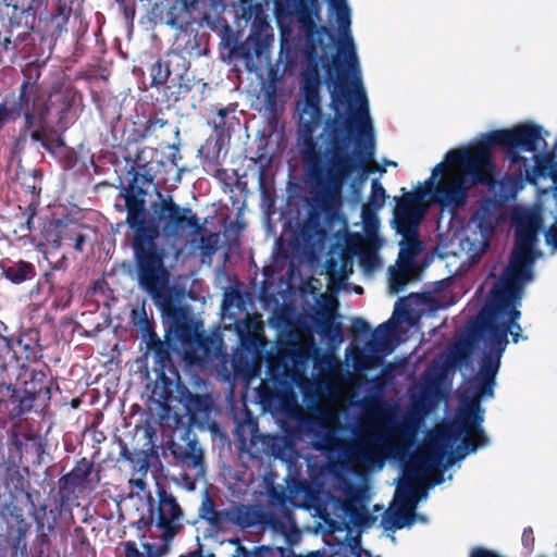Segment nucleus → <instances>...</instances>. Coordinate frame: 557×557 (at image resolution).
<instances>
[{"mask_svg":"<svg viewBox=\"0 0 557 557\" xmlns=\"http://www.w3.org/2000/svg\"><path fill=\"white\" fill-rule=\"evenodd\" d=\"M186 12H191L196 9L198 0H178Z\"/></svg>","mask_w":557,"mask_h":557,"instance_id":"obj_47","label":"nucleus"},{"mask_svg":"<svg viewBox=\"0 0 557 557\" xmlns=\"http://www.w3.org/2000/svg\"><path fill=\"white\" fill-rule=\"evenodd\" d=\"M297 237L305 248L314 247L323 240L324 233L318 221L307 220L300 225Z\"/></svg>","mask_w":557,"mask_h":557,"instance_id":"obj_26","label":"nucleus"},{"mask_svg":"<svg viewBox=\"0 0 557 557\" xmlns=\"http://www.w3.org/2000/svg\"><path fill=\"white\" fill-rule=\"evenodd\" d=\"M515 246L502 277L495 283L487 307L480 315L478 336L482 341L483 355L478 373L471 377L460 394L458 409L483 423V398L494 396L496 374L502 356L508 345V333L517 343L522 329L518 323L521 312L517 309L524 285L533 281V263L541 256L535 249L542 219L533 211L516 216Z\"/></svg>","mask_w":557,"mask_h":557,"instance_id":"obj_1","label":"nucleus"},{"mask_svg":"<svg viewBox=\"0 0 557 557\" xmlns=\"http://www.w3.org/2000/svg\"><path fill=\"white\" fill-rule=\"evenodd\" d=\"M129 484L133 488H136L143 493H145L147 496H148V493H150L148 490H147V483L146 481L143 479V478H137V479H131L129 480Z\"/></svg>","mask_w":557,"mask_h":557,"instance_id":"obj_43","label":"nucleus"},{"mask_svg":"<svg viewBox=\"0 0 557 557\" xmlns=\"http://www.w3.org/2000/svg\"><path fill=\"white\" fill-rule=\"evenodd\" d=\"M281 511L282 517L280 519H276V515L274 512H271L269 515V521L274 528L283 531L284 529L293 524V513L284 507L281 508Z\"/></svg>","mask_w":557,"mask_h":557,"instance_id":"obj_34","label":"nucleus"},{"mask_svg":"<svg viewBox=\"0 0 557 557\" xmlns=\"http://www.w3.org/2000/svg\"><path fill=\"white\" fill-rule=\"evenodd\" d=\"M274 42V34L268 23L255 25L246 42L238 48V53L246 60L261 58L269 52Z\"/></svg>","mask_w":557,"mask_h":557,"instance_id":"obj_16","label":"nucleus"},{"mask_svg":"<svg viewBox=\"0 0 557 557\" xmlns=\"http://www.w3.org/2000/svg\"><path fill=\"white\" fill-rule=\"evenodd\" d=\"M198 515L214 533L225 532L232 527L247 529L256 525L260 518L253 507L246 505H236L219 510L208 493L202 497Z\"/></svg>","mask_w":557,"mask_h":557,"instance_id":"obj_10","label":"nucleus"},{"mask_svg":"<svg viewBox=\"0 0 557 557\" xmlns=\"http://www.w3.org/2000/svg\"><path fill=\"white\" fill-rule=\"evenodd\" d=\"M150 397L162 410L169 411L174 398L172 381L161 376L160 380L156 381Z\"/></svg>","mask_w":557,"mask_h":557,"instance_id":"obj_24","label":"nucleus"},{"mask_svg":"<svg viewBox=\"0 0 557 557\" xmlns=\"http://www.w3.org/2000/svg\"><path fill=\"white\" fill-rule=\"evenodd\" d=\"M424 209L412 205L408 199H399L394 211V223L400 235H419V226L424 218Z\"/></svg>","mask_w":557,"mask_h":557,"instance_id":"obj_15","label":"nucleus"},{"mask_svg":"<svg viewBox=\"0 0 557 557\" xmlns=\"http://www.w3.org/2000/svg\"><path fill=\"white\" fill-rule=\"evenodd\" d=\"M396 326V322L394 321V315L387 320L386 322L380 324L374 331V339L369 341L366 344V348L370 351L376 352L380 351L381 346H385L391 337L394 335V329Z\"/></svg>","mask_w":557,"mask_h":557,"instance_id":"obj_28","label":"nucleus"},{"mask_svg":"<svg viewBox=\"0 0 557 557\" xmlns=\"http://www.w3.org/2000/svg\"><path fill=\"white\" fill-rule=\"evenodd\" d=\"M349 352H352L354 354V358H352V366L356 370H366L369 368L370 366V362L369 360L362 356V354L358 350H354L352 348H347L346 349V356L348 357L349 356Z\"/></svg>","mask_w":557,"mask_h":557,"instance_id":"obj_35","label":"nucleus"},{"mask_svg":"<svg viewBox=\"0 0 557 557\" xmlns=\"http://www.w3.org/2000/svg\"><path fill=\"white\" fill-rule=\"evenodd\" d=\"M314 369L318 371L317 385L331 398H342L346 387V375L341 362L333 355L324 354L315 359Z\"/></svg>","mask_w":557,"mask_h":557,"instance_id":"obj_12","label":"nucleus"},{"mask_svg":"<svg viewBox=\"0 0 557 557\" xmlns=\"http://www.w3.org/2000/svg\"><path fill=\"white\" fill-rule=\"evenodd\" d=\"M214 345V339L195 333L190 339L184 342L183 359L189 367H202L211 360L212 352L211 346Z\"/></svg>","mask_w":557,"mask_h":557,"instance_id":"obj_19","label":"nucleus"},{"mask_svg":"<svg viewBox=\"0 0 557 557\" xmlns=\"http://www.w3.org/2000/svg\"><path fill=\"white\" fill-rule=\"evenodd\" d=\"M379 408L380 417L371 423V435L346 443L337 436V410L330 406L319 407L318 416L308 428L314 440V448L337 451L347 462L374 470H381L387 457L404 458L421 431L423 416L414 411L398 416L396 407L385 403H380Z\"/></svg>","mask_w":557,"mask_h":557,"instance_id":"obj_4","label":"nucleus"},{"mask_svg":"<svg viewBox=\"0 0 557 557\" xmlns=\"http://www.w3.org/2000/svg\"><path fill=\"white\" fill-rule=\"evenodd\" d=\"M388 165H393V166H396V162H393V161H388L387 162Z\"/></svg>","mask_w":557,"mask_h":557,"instance_id":"obj_53","label":"nucleus"},{"mask_svg":"<svg viewBox=\"0 0 557 557\" xmlns=\"http://www.w3.org/2000/svg\"><path fill=\"white\" fill-rule=\"evenodd\" d=\"M154 356L156 361L160 363L162 367L164 366V362L170 359L168 346L164 343L160 342L159 339L154 344Z\"/></svg>","mask_w":557,"mask_h":557,"instance_id":"obj_36","label":"nucleus"},{"mask_svg":"<svg viewBox=\"0 0 557 557\" xmlns=\"http://www.w3.org/2000/svg\"><path fill=\"white\" fill-rule=\"evenodd\" d=\"M350 549L355 557H372L370 552L362 549V547L360 546V540L358 537L352 540V543L350 544Z\"/></svg>","mask_w":557,"mask_h":557,"instance_id":"obj_40","label":"nucleus"},{"mask_svg":"<svg viewBox=\"0 0 557 557\" xmlns=\"http://www.w3.org/2000/svg\"><path fill=\"white\" fill-rule=\"evenodd\" d=\"M500 218L496 200H485L473 214L471 222L482 234L491 233Z\"/></svg>","mask_w":557,"mask_h":557,"instance_id":"obj_22","label":"nucleus"},{"mask_svg":"<svg viewBox=\"0 0 557 557\" xmlns=\"http://www.w3.org/2000/svg\"><path fill=\"white\" fill-rule=\"evenodd\" d=\"M92 463L88 461L86 458L79 460L74 469L70 473V478L76 483L82 484L91 473Z\"/></svg>","mask_w":557,"mask_h":557,"instance_id":"obj_32","label":"nucleus"},{"mask_svg":"<svg viewBox=\"0 0 557 557\" xmlns=\"http://www.w3.org/2000/svg\"><path fill=\"white\" fill-rule=\"evenodd\" d=\"M367 404H368V401H367V400H363V401L361 403V406H362L363 408H366Z\"/></svg>","mask_w":557,"mask_h":557,"instance_id":"obj_54","label":"nucleus"},{"mask_svg":"<svg viewBox=\"0 0 557 557\" xmlns=\"http://www.w3.org/2000/svg\"><path fill=\"white\" fill-rule=\"evenodd\" d=\"M121 5H123V9H124V14L125 16L128 18V17H133L134 14H135V9L132 8V9H128L127 5H126V2L128 0H116Z\"/></svg>","mask_w":557,"mask_h":557,"instance_id":"obj_48","label":"nucleus"},{"mask_svg":"<svg viewBox=\"0 0 557 557\" xmlns=\"http://www.w3.org/2000/svg\"><path fill=\"white\" fill-rule=\"evenodd\" d=\"M0 394L2 396L0 406L2 404L12 405L13 408L10 413L14 417L30 411L37 398L36 393L26 391L21 393L16 391L12 384H2L0 386Z\"/></svg>","mask_w":557,"mask_h":557,"instance_id":"obj_21","label":"nucleus"},{"mask_svg":"<svg viewBox=\"0 0 557 557\" xmlns=\"http://www.w3.org/2000/svg\"><path fill=\"white\" fill-rule=\"evenodd\" d=\"M344 499L330 492H322L315 497V510L332 531H344L351 523L363 527L369 521L366 508L367 491L347 481L337 488Z\"/></svg>","mask_w":557,"mask_h":557,"instance_id":"obj_6","label":"nucleus"},{"mask_svg":"<svg viewBox=\"0 0 557 557\" xmlns=\"http://www.w3.org/2000/svg\"><path fill=\"white\" fill-rule=\"evenodd\" d=\"M158 196L161 200L152 205V215L146 219L139 233L134 234L133 248L140 286L157 306L165 307L169 304V275L163 265L164 250L157 247L156 240L160 236L176 240L184 230L199 232L201 225L190 208H181L172 197L163 198L161 193Z\"/></svg>","mask_w":557,"mask_h":557,"instance_id":"obj_5","label":"nucleus"},{"mask_svg":"<svg viewBox=\"0 0 557 557\" xmlns=\"http://www.w3.org/2000/svg\"><path fill=\"white\" fill-rule=\"evenodd\" d=\"M387 197L386 190L381 182L376 178L372 180L368 202L363 205L361 210L362 230L367 231L368 235L371 237L375 234V230L381 226L377 211L385 206Z\"/></svg>","mask_w":557,"mask_h":557,"instance_id":"obj_14","label":"nucleus"},{"mask_svg":"<svg viewBox=\"0 0 557 557\" xmlns=\"http://www.w3.org/2000/svg\"><path fill=\"white\" fill-rule=\"evenodd\" d=\"M418 436L404 458H386L403 463L401 478L398 479L395 492L397 507L387 510L382 519L386 530L411 527L418 503L428 497L423 487L429 483L434 486L444 481L438 468L448 469L488 443L482 424L459 409L451 421L437 424L428 433L423 447L412 450Z\"/></svg>","mask_w":557,"mask_h":557,"instance_id":"obj_2","label":"nucleus"},{"mask_svg":"<svg viewBox=\"0 0 557 557\" xmlns=\"http://www.w3.org/2000/svg\"><path fill=\"white\" fill-rule=\"evenodd\" d=\"M69 99L60 92L49 94L41 86L26 79L20 89L18 102L15 109V119L23 115L26 129L35 141L41 140V133L48 127V120L52 112L59 115L61 124L63 115L70 110Z\"/></svg>","mask_w":557,"mask_h":557,"instance_id":"obj_7","label":"nucleus"},{"mask_svg":"<svg viewBox=\"0 0 557 557\" xmlns=\"http://www.w3.org/2000/svg\"><path fill=\"white\" fill-rule=\"evenodd\" d=\"M542 140V127L534 124H520L510 129H498L482 136L480 146L473 151L449 150L445 161L436 164L431 176L424 182L420 198L428 197L431 205L451 218L468 203V193L476 184L490 182L494 170L491 149L500 146L507 150L511 164L516 157L528 160V151L536 149Z\"/></svg>","mask_w":557,"mask_h":557,"instance_id":"obj_3","label":"nucleus"},{"mask_svg":"<svg viewBox=\"0 0 557 557\" xmlns=\"http://www.w3.org/2000/svg\"><path fill=\"white\" fill-rule=\"evenodd\" d=\"M400 250L397 258L398 264H404L407 268L416 269V259L421 252L422 243L419 240V235H401Z\"/></svg>","mask_w":557,"mask_h":557,"instance_id":"obj_23","label":"nucleus"},{"mask_svg":"<svg viewBox=\"0 0 557 557\" xmlns=\"http://www.w3.org/2000/svg\"><path fill=\"white\" fill-rule=\"evenodd\" d=\"M74 1L57 0L54 10L45 17H39V23L46 34L52 38H58L67 30L66 26L73 12Z\"/></svg>","mask_w":557,"mask_h":557,"instance_id":"obj_20","label":"nucleus"},{"mask_svg":"<svg viewBox=\"0 0 557 557\" xmlns=\"http://www.w3.org/2000/svg\"><path fill=\"white\" fill-rule=\"evenodd\" d=\"M47 2L48 0H29L26 5H22L20 12L21 14L35 16L36 11L41 7H46Z\"/></svg>","mask_w":557,"mask_h":557,"instance_id":"obj_37","label":"nucleus"},{"mask_svg":"<svg viewBox=\"0 0 557 557\" xmlns=\"http://www.w3.org/2000/svg\"><path fill=\"white\" fill-rule=\"evenodd\" d=\"M508 162L515 174L506 175L499 181H494L492 184V190L494 191L497 200L500 202L513 200L517 194L523 188L524 181L536 183V181L542 177L536 176L534 178H529L527 177L524 171H521L518 168L519 164H511L509 160Z\"/></svg>","mask_w":557,"mask_h":557,"instance_id":"obj_18","label":"nucleus"},{"mask_svg":"<svg viewBox=\"0 0 557 557\" xmlns=\"http://www.w3.org/2000/svg\"><path fill=\"white\" fill-rule=\"evenodd\" d=\"M13 11H14V14H16V13H17V11H18L17 5H14V7H13Z\"/></svg>","mask_w":557,"mask_h":557,"instance_id":"obj_52","label":"nucleus"},{"mask_svg":"<svg viewBox=\"0 0 557 557\" xmlns=\"http://www.w3.org/2000/svg\"><path fill=\"white\" fill-rule=\"evenodd\" d=\"M522 544L525 548L531 549L534 545V536L531 528H527L522 534Z\"/></svg>","mask_w":557,"mask_h":557,"instance_id":"obj_41","label":"nucleus"},{"mask_svg":"<svg viewBox=\"0 0 557 557\" xmlns=\"http://www.w3.org/2000/svg\"><path fill=\"white\" fill-rule=\"evenodd\" d=\"M219 115L224 119V116L226 115V110L225 109H222L219 111Z\"/></svg>","mask_w":557,"mask_h":557,"instance_id":"obj_50","label":"nucleus"},{"mask_svg":"<svg viewBox=\"0 0 557 557\" xmlns=\"http://www.w3.org/2000/svg\"><path fill=\"white\" fill-rule=\"evenodd\" d=\"M470 557H500L496 553L485 549L483 547H474L471 550Z\"/></svg>","mask_w":557,"mask_h":557,"instance_id":"obj_42","label":"nucleus"},{"mask_svg":"<svg viewBox=\"0 0 557 557\" xmlns=\"http://www.w3.org/2000/svg\"><path fill=\"white\" fill-rule=\"evenodd\" d=\"M414 268H407L404 264L396 262L395 267H391L388 270L389 274V290L392 294H398L410 281Z\"/></svg>","mask_w":557,"mask_h":557,"instance_id":"obj_27","label":"nucleus"},{"mask_svg":"<svg viewBox=\"0 0 557 557\" xmlns=\"http://www.w3.org/2000/svg\"><path fill=\"white\" fill-rule=\"evenodd\" d=\"M165 124L166 122L161 119L150 120L147 123L146 132H151L156 128H162Z\"/></svg>","mask_w":557,"mask_h":557,"instance_id":"obj_45","label":"nucleus"},{"mask_svg":"<svg viewBox=\"0 0 557 557\" xmlns=\"http://www.w3.org/2000/svg\"><path fill=\"white\" fill-rule=\"evenodd\" d=\"M65 242H67V231H61L55 239L50 242V246L53 249L60 248Z\"/></svg>","mask_w":557,"mask_h":557,"instance_id":"obj_44","label":"nucleus"},{"mask_svg":"<svg viewBox=\"0 0 557 557\" xmlns=\"http://www.w3.org/2000/svg\"><path fill=\"white\" fill-rule=\"evenodd\" d=\"M170 74L169 65L158 61L151 69L152 83L154 85H162L168 81Z\"/></svg>","mask_w":557,"mask_h":557,"instance_id":"obj_33","label":"nucleus"},{"mask_svg":"<svg viewBox=\"0 0 557 557\" xmlns=\"http://www.w3.org/2000/svg\"><path fill=\"white\" fill-rule=\"evenodd\" d=\"M311 320L322 335L327 337L341 336V324L335 322L332 312L327 309L318 310L311 317Z\"/></svg>","mask_w":557,"mask_h":557,"instance_id":"obj_25","label":"nucleus"},{"mask_svg":"<svg viewBox=\"0 0 557 557\" xmlns=\"http://www.w3.org/2000/svg\"><path fill=\"white\" fill-rule=\"evenodd\" d=\"M287 41L282 38L278 59L269 65L267 78L261 85V92L269 109H275L278 101L290 97L295 89V62L283 60Z\"/></svg>","mask_w":557,"mask_h":557,"instance_id":"obj_11","label":"nucleus"},{"mask_svg":"<svg viewBox=\"0 0 557 557\" xmlns=\"http://www.w3.org/2000/svg\"><path fill=\"white\" fill-rule=\"evenodd\" d=\"M131 323L134 326H137L140 329V331L145 334H149L151 336V339L153 341L157 335L151 331L150 322L147 318V313L145 308L140 309H133L131 312Z\"/></svg>","mask_w":557,"mask_h":557,"instance_id":"obj_31","label":"nucleus"},{"mask_svg":"<svg viewBox=\"0 0 557 557\" xmlns=\"http://www.w3.org/2000/svg\"><path fill=\"white\" fill-rule=\"evenodd\" d=\"M384 245V238L380 234V228L371 237L367 231L362 234L358 232H347L343 236L344 258L343 270L352 272V257H357L364 274L371 275L383 267L379 251Z\"/></svg>","mask_w":557,"mask_h":557,"instance_id":"obj_8","label":"nucleus"},{"mask_svg":"<svg viewBox=\"0 0 557 557\" xmlns=\"http://www.w3.org/2000/svg\"><path fill=\"white\" fill-rule=\"evenodd\" d=\"M293 355L295 357H305V348L300 345H296L293 349Z\"/></svg>","mask_w":557,"mask_h":557,"instance_id":"obj_49","label":"nucleus"},{"mask_svg":"<svg viewBox=\"0 0 557 557\" xmlns=\"http://www.w3.org/2000/svg\"><path fill=\"white\" fill-rule=\"evenodd\" d=\"M175 458L186 471L182 480L189 491L196 488V482L206 475L203 450L196 440H191L183 448L175 451Z\"/></svg>","mask_w":557,"mask_h":557,"instance_id":"obj_13","label":"nucleus"},{"mask_svg":"<svg viewBox=\"0 0 557 557\" xmlns=\"http://www.w3.org/2000/svg\"><path fill=\"white\" fill-rule=\"evenodd\" d=\"M149 521L160 532L164 542H171L184 528V510L176 497L164 488L157 491L154 499L148 493Z\"/></svg>","mask_w":557,"mask_h":557,"instance_id":"obj_9","label":"nucleus"},{"mask_svg":"<svg viewBox=\"0 0 557 557\" xmlns=\"http://www.w3.org/2000/svg\"><path fill=\"white\" fill-rule=\"evenodd\" d=\"M220 244V234L211 233L201 237L199 249L201 252V261L203 263H211L212 256L216 252Z\"/></svg>","mask_w":557,"mask_h":557,"instance_id":"obj_30","label":"nucleus"},{"mask_svg":"<svg viewBox=\"0 0 557 557\" xmlns=\"http://www.w3.org/2000/svg\"><path fill=\"white\" fill-rule=\"evenodd\" d=\"M137 180V173L134 174L133 182L128 187H123L120 196L123 197L125 201V209L127 211L126 223L128 226L134 230V234L139 233V230L143 227L146 221L145 213V200L138 195H144V190L138 188L135 190L134 184Z\"/></svg>","mask_w":557,"mask_h":557,"instance_id":"obj_17","label":"nucleus"},{"mask_svg":"<svg viewBox=\"0 0 557 557\" xmlns=\"http://www.w3.org/2000/svg\"><path fill=\"white\" fill-rule=\"evenodd\" d=\"M15 120V109H10L5 103H0V128L3 123Z\"/></svg>","mask_w":557,"mask_h":557,"instance_id":"obj_38","label":"nucleus"},{"mask_svg":"<svg viewBox=\"0 0 557 557\" xmlns=\"http://www.w3.org/2000/svg\"><path fill=\"white\" fill-rule=\"evenodd\" d=\"M226 307H227V300L224 299V301H223V309H226Z\"/></svg>","mask_w":557,"mask_h":557,"instance_id":"obj_51","label":"nucleus"},{"mask_svg":"<svg viewBox=\"0 0 557 557\" xmlns=\"http://www.w3.org/2000/svg\"><path fill=\"white\" fill-rule=\"evenodd\" d=\"M67 240L73 242L76 251L82 252L84 250V244L86 242V236L84 234H76L73 236L67 231Z\"/></svg>","mask_w":557,"mask_h":557,"instance_id":"obj_39","label":"nucleus"},{"mask_svg":"<svg viewBox=\"0 0 557 557\" xmlns=\"http://www.w3.org/2000/svg\"><path fill=\"white\" fill-rule=\"evenodd\" d=\"M354 326L359 331V332H368L370 330V325L367 323V321H364L363 319H356L354 321Z\"/></svg>","mask_w":557,"mask_h":557,"instance_id":"obj_46","label":"nucleus"},{"mask_svg":"<svg viewBox=\"0 0 557 557\" xmlns=\"http://www.w3.org/2000/svg\"><path fill=\"white\" fill-rule=\"evenodd\" d=\"M3 271L10 281L13 283H21L30 278L34 275V267L32 263L26 261H18L11 263L8 267L3 265Z\"/></svg>","mask_w":557,"mask_h":557,"instance_id":"obj_29","label":"nucleus"}]
</instances>
